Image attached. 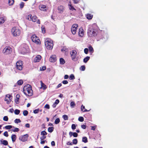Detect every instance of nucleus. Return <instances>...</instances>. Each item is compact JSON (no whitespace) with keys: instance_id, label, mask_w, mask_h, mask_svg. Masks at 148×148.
I'll return each mask as SVG.
<instances>
[{"instance_id":"obj_41","label":"nucleus","mask_w":148,"mask_h":148,"mask_svg":"<svg viewBox=\"0 0 148 148\" xmlns=\"http://www.w3.org/2000/svg\"><path fill=\"white\" fill-rule=\"evenodd\" d=\"M75 79L74 75L72 74L69 76V79L70 80H73Z\"/></svg>"},{"instance_id":"obj_23","label":"nucleus","mask_w":148,"mask_h":148,"mask_svg":"<svg viewBox=\"0 0 148 148\" xmlns=\"http://www.w3.org/2000/svg\"><path fill=\"white\" fill-rule=\"evenodd\" d=\"M93 15L90 14H88L86 15V17L88 19H91L92 18Z\"/></svg>"},{"instance_id":"obj_50","label":"nucleus","mask_w":148,"mask_h":148,"mask_svg":"<svg viewBox=\"0 0 148 148\" xmlns=\"http://www.w3.org/2000/svg\"><path fill=\"white\" fill-rule=\"evenodd\" d=\"M19 131V128H16L12 130V131L13 132H18Z\"/></svg>"},{"instance_id":"obj_26","label":"nucleus","mask_w":148,"mask_h":148,"mask_svg":"<svg viewBox=\"0 0 148 148\" xmlns=\"http://www.w3.org/2000/svg\"><path fill=\"white\" fill-rule=\"evenodd\" d=\"M60 63L61 64H63L65 63V61L62 58H60Z\"/></svg>"},{"instance_id":"obj_47","label":"nucleus","mask_w":148,"mask_h":148,"mask_svg":"<svg viewBox=\"0 0 148 148\" xmlns=\"http://www.w3.org/2000/svg\"><path fill=\"white\" fill-rule=\"evenodd\" d=\"M41 29L42 32L43 33H45V27L43 26H42L41 27Z\"/></svg>"},{"instance_id":"obj_8","label":"nucleus","mask_w":148,"mask_h":148,"mask_svg":"<svg viewBox=\"0 0 148 148\" xmlns=\"http://www.w3.org/2000/svg\"><path fill=\"white\" fill-rule=\"evenodd\" d=\"M32 41L37 44L39 45L40 44V41L39 38L35 35H33L31 37Z\"/></svg>"},{"instance_id":"obj_57","label":"nucleus","mask_w":148,"mask_h":148,"mask_svg":"<svg viewBox=\"0 0 148 148\" xmlns=\"http://www.w3.org/2000/svg\"><path fill=\"white\" fill-rule=\"evenodd\" d=\"M46 136H42L40 138L41 140H43L46 138Z\"/></svg>"},{"instance_id":"obj_64","label":"nucleus","mask_w":148,"mask_h":148,"mask_svg":"<svg viewBox=\"0 0 148 148\" xmlns=\"http://www.w3.org/2000/svg\"><path fill=\"white\" fill-rule=\"evenodd\" d=\"M51 145L52 146H55V143L54 141H52L51 142Z\"/></svg>"},{"instance_id":"obj_21","label":"nucleus","mask_w":148,"mask_h":148,"mask_svg":"<svg viewBox=\"0 0 148 148\" xmlns=\"http://www.w3.org/2000/svg\"><path fill=\"white\" fill-rule=\"evenodd\" d=\"M20 97V95L18 94L16 95V98L15 99V103L16 104L18 103L19 97Z\"/></svg>"},{"instance_id":"obj_10","label":"nucleus","mask_w":148,"mask_h":148,"mask_svg":"<svg viewBox=\"0 0 148 148\" xmlns=\"http://www.w3.org/2000/svg\"><path fill=\"white\" fill-rule=\"evenodd\" d=\"M16 66L17 69L19 70H21L23 69V62L19 60L16 63Z\"/></svg>"},{"instance_id":"obj_33","label":"nucleus","mask_w":148,"mask_h":148,"mask_svg":"<svg viewBox=\"0 0 148 148\" xmlns=\"http://www.w3.org/2000/svg\"><path fill=\"white\" fill-rule=\"evenodd\" d=\"M53 127H49L48 128V131L49 132H52L53 130Z\"/></svg>"},{"instance_id":"obj_2","label":"nucleus","mask_w":148,"mask_h":148,"mask_svg":"<svg viewBox=\"0 0 148 148\" xmlns=\"http://www.w3.org/2000/svg\"><path fill=\"white\" fill-rule=\"evenodd\" d=\"M45 45L47 49L48 50H51L52 49L53 45V42L51 39L47 38L45 41Z\"/></svg>"},{"instance_id":"obj_58","label":"nucleus","mask_w":148,"mask_h":148,"mask_svg":"<svg viewBox=\"0 0 148 148\" xmlns=\"http://www.w3.org/2000/svg\"><path fill=\"white\" fill-rule=\"evenodd\" d=\"M46 67L45 66H43L42 68H40V70L41 71H44L46 69Z\"/></svg>"},{"instance_id":"obj_3","label":"nucleus","mask_w":148,"mask_h":148,"mask_svg":"<svg viewBox=\"0 0 148 148\" xmlns=\"http://www.w3.org/2000/svg\"><path fill=\"white\" fill-rule=\"evenodd\" d=\"M87 34L88 37H95L97 35V33L96 29L90 27L88 30Z\"/></svg>"},{"instance_id":"obj_16","label":"nucleus","mask_w":148,"mask_h":148,"mask_svg":"<svg viewBox=\"0 0 148 148\" xmlns=\"http://www.w3.org/2000/svg\"><path fill=\"white\" fill-rule=\"evenodd\" d=\"M41 56L40 55L37 56L34 59V62H39L41 60Z\"/></svg>"},{"instance_id":"obj_36","label":"nucleus","mask_w":148,"mask_h":148,"mask_svg":"<svg viewBox=\"0 0 148 148\" xmlns=\"http://www.w3.org/2000/svg\"><path fill=\"white\" fill-rule=\"evenodd\" d=\"M20 110L18 109H16L14 111V113L15 114L18 115L20 112Z\"/></svg>"},{"instance_id":"obj_19","label":"nucleus","mask_w":148,"mask_h":148,"mask_svg":"<svg viewBox=\"0 0 148 148\" xmlns=\"http://www.w3.org/2000/svg\"><path fill=\"white\" fill-rule=\"evenodd\" d=\"M6 20V17L5 16L0 17V25L4 23Z\"/></svg>"},{"instance_id":"obj_63","label":"nucleus","mask_w":148,"mask_h":148,"mask_svg":"<svg viewBox=\"0 0 148 148\" xmlns=\"http://www.w3.org/2000/svg\"><path fill=\"white\" fill-rule=\"evenodd\" d=\"M25 126L27 128H29L30 127V125L29 123H27L25 124Z\"/></svg>"},{"instance_id":"obj_37","label":"nucleus","mask_w":148,"mask_h":148,"mask_svg":"<svg viewBox=\"0 0 148 148\" xmlns=\"http://www.w3.org/2000/svg\"><path fill=\"white\" fill-rule=\"evenodd\" d=\"M60 122V120L59 118H58L56 119L55 121V123L56 124H57Z\"/></svg>"},{"instance_id":"obj_55","label":"nucleus","mask_w":148,"mask_h":148,"mask_svg":"<svg viewBox=\"0 0 148 148\" xmlns=\"http://www.w3.org/2000/svg\"><path fill=\"white\" fill-rule=\"evenodd\" d=\"M76 125L75 124H73L71 126V128L73 130H75L76 129Z\"/></svg>"},{"instance_id":"obj_15","label":"nucleus","mask_w":148,"mask_h":148,"mask_svg":"<svg viewBox=\"0 0 148 148\" xmlns=\"http://www.w3.org/2000/svg\"><path fill=\"white\" fill-rule=\"evenodd\" d=\"M79 35L80 37H82L84 35V30L82 27H81L79 29Z\"/></svg>"},{"instance_id":"obj_24","label":"nucleus","mask_w":148,"mask_h":148,"mask_svg":"<svg viewBox=\"0 0 148 148\" xmlns=\"http://www.w3.org/2000/svg\"><path fill=\"white\" fill-rule=\"evenodd\" d=\"M61 50L63 52H68V49L66 47H64L61 49Z\"/></svg>"},{"instance_id":"obj_9","label":"nucleus","mask_w":148,"mask_h":148,"mask_svg":"<svg viewBox=\"0 0 148 148\" xmlns=\"http://www.w3.org/2000/svg\"><path fill=\"white\" fill-rule=\"evenodd\" d=\"M12 99V97L10 95L7 94L5 96L4 101H6L7 104H9L10 103Z\"/></svg>"},{"instance_id":"obj_28","label":"nucleus","mask_w":148,"mask_h":148,"mask_svg":"<svg viewBox=\"0 0 148 148\" xmlns=\"http://www.w3.org/2000/svg\"><path fill=\"white\" fill-rule=\"evenodd\" d=\"M90 58V57L89 56H87L86 58H85L83 60V61L85 63H86L87 62V61L89 60Z\"/></svg>"},{"instance_id":"obj_20","label":"nucleus","mask_w":148,"mask_h":148,"mask_svg":"<svg viewBox=\"0 0 148 148\" xmlns=\"http://www.w3.org/2000/svg\"><path fill=\"white\" fill-rule=\"evenodd\" d=\"M59 100L58 99H56L55 102L53 103L52 105V107L53 108L56 107V105L59 103Z\"/></svg>"},{"instance_id":"obj_54","label":"nucleus","mask_w":148,"mask_h":148,"mask_svg":"<svg viewBox=\"0 0 148 148\" xmlns=\"http://www.w3.org/2000/svg\"><path fill=\"white\" fill-rule=\"evenodd\" d=\"M39 111V109H35L34 111V114H37L38 113Z\"/></svg>"},{"instance_id":"obj_38","label":"nucleus","mask_w":148,"mask_h":148,"mask_svg":"<svg viewBox=\"0 0 148 148\" xmlns=\"http://www.w3.org/2000/svg\"><path fill=\"white\" fill-rule=\"evenodd\" d=\"M75 106V104L74 102L72 101L70 103V106L71 108H73Z\"/></svg>"},{"instance_id":"obj_22","label":"nucleus","mask_w":148,"mask_h":148,"mask_svg":"<svg viewBox=\"0 0 148 148\" xmlns=\"http://www.w3.org/2000/svg\"><path fill=\"white\" fill-rule=\"evenodd\" d=\"M16 138V135L15 134H12L11 136V138L12 139V140L13 142H14Z\"/></svg>"},{"instance_id":"obj_27","label":"nucleus","mask_w":148,"mask_h":148,"mask_svg":"<svg viewBox=\"0 0 148 148\" xmlns=\"http://www.w3.org/2000/svg\"><path fill=\"white\" fill-rule=\"evenodd\" d=\"M81 109L82 111L84 112H88L89 111V110H87L86 109H85V106L83 105L81 107Z\"/></svg>"},{"instance_id":"obj_5","label":"nucleus","mask_w":148,"mask_h":148,"mask_svg":"<svg viewBox=\"0 0 148 148\" xmlns=\"http://www.w3.org/2000/svg\"><path fill=\"white\" fill-rule=\"evenodd\" d=\"M21 30L18 28L14 27L12 28L11 32L14 36H17L20 35L21 34Z\"/></svg>"},{"instance_id":"obj_61","label":"nucleus","mask_w":148,"mask_h":148,"mask_svg":"<svg viewBox=\"0 0 148 148\" xmlns=\"http://www.w3.org/2000/svg\"><path fill=\"white\" fill-rule=\"evenodd\" d=\"M81 127L82 129H85L86 128V126L84 125H82L81 126Z\"/></svg>"},{"instance_id":"obj_6","label":"nucleus","mask_w":148,"mask_h":148,"mask_svg":"<svg viewBox=\"0 0 148 148\" xmlns=\"http://www.w3.org/2000/svg\"><path fill=\"white\" fill-rule=\"evenodd\" d=\"M12 51V49L10 47L7 46L3 49L2 52L5 55H8L10 54Z\"/></svg>"},{"instance_id":"obj_34","label":"nucleus","mask_w":148,"mask_h":148,"mask_svg":"<svg viewBox=\"0 0 148 148\" xmlns=\"http://www.w3.org/2000/svg\"><path fill=\"white\" fill-rule=\"evenodd\" d=\"M88 49L89 51L91 52V53H92L93 52L94 50L92 46H89L88 47Z\"/></svg>"},{"instance_id":"obj_1","label":"nucleus","mask_w":148,"mask_h":148,"mask_svg":"<svg viewBox=\"0 0 148 148\" xmlns=\"http://www.w3.org/2000/svg\"><path fill=\"white\" fill-rule=\"evenodd\" d=\"M23 92L24 94L26 96H31L33 95V92L32 87L29 84H27L24 87Z\"/></svg>"},{"instance_id":"obj_59","label":"nucleus","mask_w":148,"mask_h":148,"mask_svg":"<svg viewBox=\"0 0 148 148\" xmlns=\"http://www.w3.org/2000/svg\"><path fill=\"white\" fill-rule=\"evenodd\" d=\"M73 136L75 137H76L77 136L78 134L76 132H73Z\"/></svg>"},{"instance_id":"obj_56","label":"nucleus","mask_w":148,"mask_h":148,"mask_svg":"<svg viewBox=\"0 0 148 148\" xmlns=\"http://www.w3.org/2000/svg\"><path fill=\"white\" fill-rule=\"evenodd\" d=\"M88 49L87 48H85L84 49V52L86 54H87L88 53Z\"/></svg>"},{"instance_id":"obj_35","label":"nucleus","mask_w":148,"mask_h":148,"mask_svg":"<svg viewBox=\"0 0 148 148\" xmlns=\"http://www.w3.org/2000/svg\"><path fill=\"white\" fill-rule=\"evenodd\" d=\"M62 118L64 120H68L69 119V117L67 115L64 114L62 116Z\"/></svg>"},{"instance_id":"obj_29","label":"nucleus","mask_w":148,"mask_h":148,"mask_svg":"<svg viewBox=\"0 0 148 148\" xmlns=\"http://www.w3.org/2000/svg\"><path fill=\"white\" fill-rule=\"evenodd\" d=\"M82 141L84 143H86L88 142V140L86 137H84L82 138Z\"/></svg>"},{"instance_id":"obj_52","label":"nucleus","mask_w":148,"mask_h":148,"mask_svg":"<svg viewBox=\"0 0 148 148\" xmlns=\"http://www.w3.org/2000/svg\"><path fill=\"white\" fill-rule=\"evenodd\" d=\"M3 135L4 136L8 137V132L7 131L3 133Z\"/></svg>"},{"instance_id":"obj_13","label":"nucleus","mask_w":148,"mask_h":148,"mask_svg":"<svg viewBox=\"0 0 148 148\" xmlns=\"http://www.w3.org/2000/svg\"><path fill=\"white\" fill-rule=\"evenodd\" d=\"M39 9L41 11H45L48 9V7L47 6L43 4H40L39 6Z\"/></svg>"},{"instance_id":"obj_25","label":"nucleus","mask_w":148,"mask_h":148,"mask_svg":"<svg viewBox=\"0 0 148 148\" xmlns=\"http://www.w3.org/2000/svg\"><path fill=\"white\" fill-rule=\"evenodd\" d=\"M2 143L5 145H7L8 144V141L5 140H1Z\"/></svg>"},{"instance_id":"obj_43","label":"nucleus","mask_w":148,"mask_h":148,"mask_svg":"<svg viewBox=\"0 0 148 148\" xmlns=\"http://www.w3.org/2000/svg\"><path fill=\"white\" fill-rule=\"evenodd\" d=\"M14 122L15 123H17L21 122V121L19 119H16L14 121Z\"/></svg>"},{"instance_id":"obj_18","label":"nucleus","mask_w":148,"mask_h":148,"mask_svg":"<svg viewBox=\"0 0 148 148\" xmlns=\"http://www.w3.org/2000/svg\"><path fill=\"white\" fill-rule=\"evenodd\" d=\"M64 10V7L62 5H60L58 8V12L60 13H62Z\"/></svg>"},{"instance_id":"obj_17","label":"nucleus","mask_w":148,"mask_h":148,"mask_svg":"<svg viewBox=\"0 0 148 148\" xmlns=\"http://www.w3.org/2000/svg\"><path fill=\"white\" fill-rule=\"evenodd\" d=\"M50 62H54L56 60V56L55 55H53L51 56L50 58Z\"/></svg>"},{"instance_id":"obj_40","label":"nucleus","mask_w":148,"mask_h":148,"mask_svg":"<svg viewBox=\"0 0 148 148\" xmlns=\"http://www.w3.org/2000/svg\"><path fill=\"white\" fill-rule=\"evenodd\" d=\"M69 8L70 10H75V9L71 5V4H69Z\"/></svg>"},{"instance_id":"obj_4","label":"nucleus","mask_w":148,"mask_h":148,"mask_svg":"<svg viewBox=\"0 0 148 148\" xmlns=\"http://www.w3.org/2000/svg\"><path fill=\"white\" fill-rule=\"evenodd\" d=\"M26 18L29 21H32L34 22H36L38 24H40V20L37 19V17L36 16L32 17L31 14H29L27 16Z\"/></svg>"},{"instance_id":"obj_30","label":"nucleus","mask_w":148,"mask_h":148,"mask_svg":"<svg viewBox=\"0 0 148 148\" xmlns=\"http://www.w3.org/2000/svg\"><path fill=\"white\" fill-rule=\"evenodd\" d=\"M14 3V0H8V3L10 5H13Z\"/></svg>"},{"instance_id":"obj_12","label":"nucleus","mask_w":148,"mask_h":148,"mask_svg":"<svg viewBox=\"0 0 148 148\" xmlns=\"http://www.w3.org/2000/svg\"><path fill=\"white\" fill-rule=\"evenodd\" d=\"M28 137V135L27 134H26L21 136L19 138V139L22 142H25L27 140Z\"/></svg>"},{"instance_id":"obj_11","label":"nucleus","mask_w":148,"mask_h":148,"mask_svg":"<svg viewBox=\"0 0 148 148\" xmlns=\"http://www.w3.org/2000/svg\"><path fill=\"white\" fill-rule=\"evenodd\" d=\"M78 26V25L76 24H74L72 26L71 32L73 34H76Z\"/></svg>"},{"instance_id":"obj_62","label":"nucleus","mask_w":148,"mask_h":148,"mask_svg":"<svg viewBox=\"0 0 148 148\" xmlns=\"http://www.w3.org/2000/svg\"><path fill=\"white\" fill-rule=\"evenodd\" d=\"M96 126H93L91 127V130H95L96 129Z\"/></svg>"},{"instance_id":"obj_53","label":"nucleus","mask_w":148,"mask_h":148,"mask_svg":"<svg viewBox=\"0 0 148 148\" xmlns=\"http://www.w3.org/2000/svg\"><path fill=\"white\" fill-rule=\"evenodd\" d=\"M44 108H45L49 109L50 108L49 105L48 104H46L45 105Z\"/></svg>"},{"instance_id":"obj_49","label":"nucleus","mask_w":148,"mask_h":148,"mask_svg":"<svg viewBox=\"0 0 148 148\" xmlns=\"http://www.w3.org/2000/svg\"><path fill=\"white\" fill-rule=\"evenodd\" d=\"M85 67L84 66H81V67L80 68V70L84 71L85 70Z\"/></svg>"},{"instance_id":"obj_51","label":"nucleus","mask_w":148,"mask_h":148,"mask_svg":"<svg viewBox=\"0 0 148 148\" xmlns=\"http://www.w3.org/2000/svg\"><path fill=\"white\" fill-rule=\"evenodd\" d=\"M8 117L7 116H4L3 118V120L4 121H8Z\"/></svg>"},{"instance_id":"obj_45","label":"nucleus","mask_w":148,"mask_h":148,"mask_svg":"<svg viewBox=\"0 0 148 148\" xmlns=\"http://www.w3.org/2000/svg\"><path fill=\"white\" fill-rule=\"evenodd\" d=\"M24 3L23 2H21L20 4V8L22 9L24 6Z\"/></svg>"},{"instance_id":"obj_46","label":"nucleus","mask_w":148,"mask_h":148,"mask_svg":"<svg viewBox=\"0 0 148 148\" xmlns=\"http://www.w3.org/2000/svg\"><path fill=\"white\" fill-rule=\"evenodd\" d=\"M41 87L44 89H45L46 88V86L42 82L41 84Z\"/></svg>"},{"instance_id":"obj_32","label":"nucleus","mask_w":148,"mask_h":148,"mask_svg":"<svg viewBox=\"0 0 148 148\" xmlns=\"http://www.w3.org/2000/svg\"><path fill=\"white\" fill-rule=\"evenodd\" d=\"M47 134V133L45 132V131H42L40 133L41 135L42 136H46Z\"/></svg>"},{"instance_id":"obj_14","label":"nucleus","mask_w":148,"mask_h":148,"mask_svg":"<svg viewBox=\"0 0 148 148\" xmlns=\"http://www.w3.org/2000/svg\"><path fill=\"white\" fill-rule=\"evenodd\" d=\"M29 50V48L28 47L27 45H25V46L22 49L21 53H22L24 54L28 52Z\"/></svg>"},{"instance_id":"obj_60","label":"nucleus","mask_w":148,"mask_h":148,"mask_svg":"<svg viewBox=\"0 0 148 148\" xmlns=\"http://www.w3.org/2000/svg\"><path fill=\"white\" fill-rule=\"evenodd\" d=\"M68 83V82L67 80H64L62 82V83L64 84H67Z\"/></svg>"},{"instance_id":"obj_48","label":"nucleus","mask_w":148,"mask_h":148,"mask_svg":"<svg viewBox=\"0 0 148 148\" xmlns=\"http://www.w3.org/2000/svg\"><path fill=\"white\" fill-rule=\"evenodd\" d=\"M78 120L81 122H83L84 120V119L83 117H79L78 118Z\"/></svg>"},{"instance_id":"obj_39","label":"nucleus","mask_w":148,"mask_h":148,"mask_svg":"<svg viewBox=\"0 0 148 148\" xmlns=\"http://www.w3.org/2000/svg\"><path fill=\"white\" fill-rule=\"evenodd\" d=\"M17 83L18 85H21L23 84V82L22 80H19L17 82Z\"/></svg>"},{"instance_id":"obj_44","label":"nucleus","mask_w":148,"mask_h":148,"mask_svg":"<svg viewBox=\"0 0 148 148\" xmlns=\"http://www.w3.org/2000/svg\"><path fill=\"white\" fill-rule=\"evenodd\" d=\"M23 114L24 116H26L28 114V112L26 110H24L23 111Z\"/></svg>"},{"instance_id":"obj_7","label":"nucleus","mask_w":148,"mask_h":148,"mask_svg":"<svg viewBox=\"0 0 148 148\" xmlns=\"http://www.w3.org/2000/svg\"><path fill=\"white\" fill-rule=\"evenodd\" d=\"M70 54L72 60L74 61L77 60L76 57L77 55V52L75 50H73L70 52Z\"/></svg>"},{"instance_id":"obj_42","label":"nucleus","mask_w":148,"mask_h":148,"mask_svg":"<svg viewBox=\"0 0 148 148\" xmlns=\"http://www.w3.org/2000/svg\"><path fill=\"white\" fill-rule=\"evenodd\" d=\"M73 143L74 144H77V139H74L73 140Z\"/></svg>"},{"instance_id":"obj_31","label":"nucleus","mask_w":148,"mask_h":148,"mask_svg":"<svg viewBox=\"0 0 148 148\" xmlns=\"http://www.w3.org/2000/svg\"><path fill=\"white\" fill-rule=\"evenodd\" d=\"M12 127H13L14 128V127L12 126V125H8L6 126L5 127V129H6L9 130V129H10L12 128Z\"/></svg>"}]
</instances>
